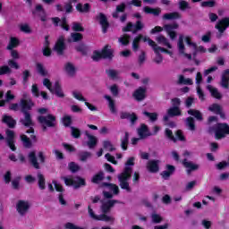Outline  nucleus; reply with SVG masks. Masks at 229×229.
I'll use <instances>...</instances> for the list:
<instances>
[{
    "label": "nucleus",
    "mask_w": 229,
    "mask_h": 229,
    "mask_svg": "<svg viewBox=\"0 0 229 229\" xmlns=\"http://www.w3.org/2000/svg\"><path fill=\"white\" fill-rule=\"evenodd\" d=\"M143 114L151 121V123H155L158 121V114L157 113H149L148 111L143 112Z\"/></svg>",
    "instance_id": "obj_49"
},
{
    "label": "nucleus",
    "mask_w": 229,
    "mask_h": 229,
    "mask_svg": "<svg viewBox=\"0 0 229 229\" xmlns=\"http://www.w3.org/2000/svg\"><path fill=\"white\" fill-rule=\"evenodd\" d=\"M163 19L165 21H176L178 19H182V14H180V13H178V12L165 13L163 15Z\"/></svg>",
    "instance_id": "obj_30"
},
{
    "label": "nucleus",
    "mask_w": 229,
    "mask_h": 229,
    "mask_svg": "<svg viewBox=\"0 0 229 229\" xmlns=\"http://www.w3.org/2000/svg\"><path fill=\"white\" fill-rule=\"evenodd\" d=\"M131 173H133V168L131 166H125L123 173L118 175V181H128L131 178Z\"/></svg>",
    "instance_id": "obj_17"
},
{
    "label": "nucleus",
    "mask_w": 229,
    "mask_h": 229,
    "mask_svg": "<svg viewBox=\"0 0 229 229\" xmlns=\"http://www.w3.org/2000/svg\"><path fill=\"white\" fill-rule=\"evenodd\" d=\"M29 162L34 167V169H40V164L38 163V159L37 158V153L35 150L30 151L28 155Z\"/></svg>",
    "instance_id": "obj_22"
},
{
    "label": "nucleus",
    "mask_w": 229,
    "mask_h": 229,
    "mask_svg": "<svg viewBox=\"0 0 229 229\" xmlns=\"http://www.w3.org/2000/svg\"><path fill=\"white\" fill-rule=\"evenodd\" d=\"M209 112H213V114H221V111L223 110V107L219 104H213L208 106Z\"/></svg>",
    "instance_id": "obj_47"
},
{
    "label": "nucleus",
    "mask_w": 229,
    "mask_h": 229,
    "mask_svg": "<svg viewBox=\"0 0 229 229\" xmlns=\"http://www.w3.org/2000/svg\"><path fill=\"white\" fill-rule=\"evenodd\" d=\"M75 50L78 53H81V55H87V45H85L84 43H81L75 47Z\"/></svg>",
    "instance_id": "obj_52"
},
{
    "label": "nucleus",
    "mask_w": 229,
    "mask_h": 229,
    "mask_svg": "<svg viewBox=\"0 0 229 229\" xmlns=\"http://www.w3.org/2000/svg\"><path fill=\"white\" fill-rule=\"evenodd\" d=\"M138 135L140 139H146V137H151L153 133L149 131V128L146 123H141L140 127L138 128Z\"/></svg>",
    "instance_id": "obj_16"
},
{
    "label": "nucleus",
    "mask_w": 229,
    "mask_h": 229,
    "mask_svg": "<svg viewBox=\"0 0 229 229\" xmlns=\"http://www.w3.org/2000/svg\"><path fill=\"white\" fill-rule=\"evenodd\" d=\"M229 85V69L224 71L222 74V79H221V87L224 89H228Z\"/></svg>",
    "instance_id": "obj_32"
},
{
    "label": "nucleus",
    "mask_w": 229,
    "mask_h": 229,
    "mask_svg": "<svg viewBox=\"0 0 229 229\" xmlns=\"http://www.w3.org/2000/svg\"><path fill=\"white\" fill-rule=\"evenodd\" d=\"M64 71L68 76L71 78H73V76H76V66L72 64V63L68 62L64 65Z\"/></svg>",
    "instance_id": "obj_25"
},
{
    "label": "nucleus",
    "mask_w": 229,
    "mask_h": 229,
    "mask_svg": "<svg viewBox=\"0 0 229 229\" xmlns=\"http://www.w3.org/2000/svg\"><path fill=\"white\" fill-rule=\"evenodd\" d=\"M37 121L39 124H42L43 131H47V128H55L56 126V116L52 114H48L46 116L39 115Z\"/></svg>",
    "instance_id": "obj_2"
},
{
    "label": "nucleus",
    "mask_w": 229,
    "mask_h": 229,
    "mask_svg": "<svg viewBox=\"0 0 229 229\" xmlns=\"http://www.w3.org/2000/svg\"><path fill=\"white\" fill-rule=\"evenodd\" d=\"M157 42L158 44H164V46H165L166 47H168V49H173V45H171V43H169V41L167 40V38L163 36L160 35L156 38Z\"/></svg>",
    "instance_id": "obj_39"
},
{
    "label": "nucleus",
    "mask_w": 229,
    "mask_h": 229,
    "mask_svg": "<svg viewBox=\"0 0 229 229\" xmlns=\"http://www.w3.org/2000/svg\"><path fill=\"white\" fill-rule=\"evenodd\" d=\"M22 98L20 100L21 112L24 115V119H21L20 123L26 128L33 126V119L31 118V114L30 110L35 106V102L30 98H28V93H23Z\"/></svg>",
    "instance_id": "obj_1"
},
{
    "label": "nucleus",
    "mask_w": 229,
    "mask_h": 229,
    "mask_svg": "<svg viewBox=\"0 0 229 229\" xmlns=\"http://www.w3.org/2000/svg\"><path fill=\"white\" fill-rule=\"evenodd\" d=\"M140 40H142V34H139L132 41V51L135 53L140 48Z\"/></svg>",
    "instance_id": "obj_37"
},
{
    "label": "nucleus",
    "mask_w": 229,
    "mask_h": 229,
    "mask_svg": "<svg viewBox=\"0 0 229 229\" xmlns=\"http://www.w3.org/2000/svg\"><path fill=\"white\" fill-rule=\"evenodd\" d=\"M104 98L108 101V108L111 114H117V109L115 108V100L112 98L109 95H105Z\"/></svg>",
    "instance_id": "obj_29"
},
{
    "label": "nucleus",
    "mask_w": 229,
    "mask_h": 229,
    "mask_svg": "<svg viewBox=\"0 0 229 229\" xmlns=\"http://www.w3.org/2000/svg\"><path fill=\"white\" fill-rule=\"evenodd\" d=\"M90 157H92V153L89 151H82L79 154V160H81V162H87Z\"/></svg>",
    "instance_id": "obj_48"
},
{
    "label": "nucleus",
    "mask_w": 229,
    "mask_h": 229,
    "mask_svg": "<svg viewBox=\"0 0 229 229\" xmlns=\"http://www.w3.org/2000/svg\"><path fill=\"white\" fill-rule=\"evenodd\" d=\"M97 21H99L100 26H102V32L107 33L108 28H110V23L108 22V18L103 13H99L97 16Z\"/></svg>",
    "instance_id": "obj_7"
},
{
    "label": "nucleus",
    "mask_w": 229,
    "mask_h": 229,
    "mask_svg": "<svg viewBox=\"0 0 229 229\" xmlns=\"http://www.w3.org/2000/svg\"><path fill=\"white\" fill-rule=\"evenodd\" d=\"M165 135L169 139V140H172V142H176V138L174 137V134H173V131L171 129H165Z\"/></svg>",
    "instance_id": "obj_59"
},
{
    "label": "nucleus",
    "mask_w": 229,
    "mask_h": 229,
    "mask_svg": "<svg viewBox=\"0 0 229 229\" xmlns=\"http://www.w3.org/2000/svg\"><path fill=\"white\" fill-rule=\"evenodd\" d=\"M1 123H3V124H6V126L11 130H13V128L17 126V120L13 119L12 115L8 114H4L2 116Z\"/></svg>",
    "instance_id": "obj_12"
},
{
    "label": "nucleus",
    "mask_w": 229,
    "mask_h": 229,
    "mask_svg": "<svg viewBox=\"0 0 229 229\" xmlns=\"http://www.w3.org/2000/svg\"><path fill=\"white\" fill-rule=\"evenodd\" d=\"M136 101H144L146 99V88L140 87L132 94Z\"/></svg>",
    "instance_id": "obj_21"
},
{
    "label": "nucleus",
    "mask_w": 229,
    "mask_h": 229,
    "mask_svg": "<svg viewBox=\"0 0 229 229\" xmlns=\"http://www.w3.org/2000/svg\"><path fill=\"white\" fill-rule=\"evenodd\" d=\"M54 93L57 98H65V94H64V90L62 89V85H60L59 81H55L54 85Z\"/></svg>",
    "instance_id": "obj_33"
},
{
    "label": "nucleus",
    "mask_w": 229,
    "mask_h": 229,
    "mask_svg": "<svg viewBox=\"0 0 229 229\" xmlns=\"http://www.w3.org/2000/svg\"><path fill=\"white\" fill-rule=\"evenodd\" d=\"M120 142L123 151H128V145L130 144V132L125 131L124 136L120 139Z\"/></svg>",
    "instance_id": "obj_24"
},
{
    "label": "nucleus",
    "mask_w": 229,
    "mask_h": 229,
    "mask_svg": "<svg viewBox=\"0 0 229 229\" xmlns=\"http://www.w3.org/2000/svg\"><path fill=\"white\" fill-rule=\"evenodd\" d=\"M106 74H107L108 78H111V80H115L117 79V74L119 73L114 69H109L106 70Z\"/></svg>",
    "instance_id": "obj_60"
},
{
    "label": "nucleus",
    "mask_w": 229,
    "mask_h": 229,
    "mask_svg": "<svg viewBox=\"0 0 229 229\" xmlns=\"http://www.w3.org/2000/svg\"><path fill=\"white\" fill-rule=\"evenodd\" d=\"M5 135H6V138H5L6 141L15 140V131H12L10 129H7L5 131Z\"/></svg>",
    "instance_id": "obj_55"
},
{
    "label": "nucleus",
    "mask_w": 229,
    "mask_h": 229,
    "mask_svg": "<svg viewBox=\"0 0 229 229\" xmlns=\"http://www.w3.org/2000/svg\"><path fill=\"white\" fill-rule=\"evenodd\" d=\"M186 124L188 126V128L191 131H194V130H196V123L194 122V118L190 116L186 119Z\"/></svg>",
    "instance_id": "obj_50"
},
{
    "label": "nucleus",
    "mask_w": 229,
    "mask_h": 229,
    "mask_svg": "<svg viewBox=\"0 0 229 229\" xmlns=\"http://www.w3.org/2000/svg\"><path fill=\"white\" fill-rule=\"evenodd\" d=\"M4 74H12V68H10V66H0V76H4Z\"/></svg>",
    "instance_id": "obj_53"
},
{
    "label": "nucleus",
    "mask_w": 229,
    "mask_h": 229,
    "mask_svg": "<svg viewBox=\"0 0 229 229\" xmlns=\"http://www.w3.org/2000/svg\"><path fill=\"white\" fill-rule=\"evenodd\" d=\"M72 3H78V0L68 1L66 4H64L65 13H72V12H74Z\"/></svg>",
    "instance_id": "obj_45"
},
{
    "label": "nucleus",
    "mask_w": 229,
    "mask_h": 229,
    "mask_svg": "<svg viewBox=\"0 0 229 229\" xmlns=\"http://www.w3.org/2000/svg\"><path fill=\"white\" fill-rule=\"evenodd\" d=\"M118 182L121 189H123V191H126L127 192H131V188L130 187V182H128V181H118Z\"/></svg>",
    "instance_id": "obj_51"
},
{
    "label": "nucleus",
    "mask_w": 229,
    "mask_h": 229,
    "mask_svg": "<svg viewBox=\"0 0 229 229\" xmlns=\"http://www.w3.org/2000/svg\"><path fill=\"white\" fill-rule=\"evenodd\" d=\"M107 213H102L98 216V221H104L105 223H111V225H114L115 223V217L110 216L106 215Z\"/></svg>",
    "instance_id": "obj_34"
},
{
    "label": "nucleus",
    "mask_w": 229,
    "mask_h": 229,
    "mask_svg": "<svg viewBox=\"0 0 229 229\" xmlns=\"http://www.w3.org/2000/svg\"><path fill=\"white\" fill-rule=\"evenodd\" d=\"M180 55H183L188 60H192V55L185 53V45L183 44V35H180L177 43Z\"/></svg>",
    "instance_id": "obj_14"
},
{
    "label": "nucleus",
    "mask_w": 229,
    "mask_h": 229,
    "mask_svg": "<svg viewBox=\"0 0 229 229\" xmlns=\"http://www.w3.org/2000/svg\"><path fill=\"white\" fill-rule=\"evenodd\" d=\"M226 135H229V126L227 123H218L215 129V138L216 140H221L225 139Z\"/></svg>",
    "instance_id": "obj_4"
},
{
    "label": "nucleus",
    "mask_w": 229,
    "mask_h": 229,
    "mask_svg": "<svg viewBox=\"0 0 229 229\" xmlns=\"http://www.w3.org/2000/svg\"><path fill=\"white\" fill-rule=\"evenodd\" d=\"M20 30L22 31V33H26L27 35H30V33H31V27H30L28 23L21 24L20 26Z\"/></svg>",
    "instance_id": "obj_64"
},
{
    "label": "nucleus",
    "mask_w": 229,
    "mask_h": 229,
    "mask_svg": "<svg viewBox=\"0 0 229 229\" xmlns=\"http://www.w3.org/2000/svg\"><path fill=\"white\" fill-rule=\"evenodd\" d=\"M189 115H192V117H195L197 121H203V114L199 112V110L197 109H190L188 110Z\"/></svg>",
    "instance_id": "obj_41"
},
{
    "label": "nucleus",
    "mask_w": 229,
    "mask_h": 229,
    "mask_svg": "<svg viewBox=\"0 0 229 229\" xmlns=\"http://www.w3.org/2000/svg\"><path fill=\"white\" fill-rule=\"evenodd\" d=\"M19 44H21V42L19 41V38L12 37L10 38V41H9V44L7 45L6 49L8 51H12V49H15V47H17Z\"/></svg>",
    "instance_id": "obj_38"
},
{
    "label": "nucleus",
    "mask_w": 229,
    "mask_h": 229,
    "mask_svg": "<svg viewBox=\"0 0 229 229\" xmlns=\"http://www.w3.org/2000/svg\"><path fill=\"white\" fill-rule=\"evenodd\" d=\"M72 30L76 31V33H80V31H85V28L81 26V23L73 22L72 23Z\"/></svg>",
    "instance_id": "obj_63"
},
{
    "label": "nucleus",
    "mask_w": 229,
    "mask_h": 229,
    "mask_svg": "<svg viewBox=\"0 0 229 229\" xmlns=\"http://www.w3.org/2000/svg\"><path fill=\"white\" fill-rule=\"evenodd\" d=\"M38 12V17L42 22H46L47 21V15L46 14V10H44V7L42 4H37L35 11H32L33 15Z\"/></svg>",
    "instance_id": "obj_23"
},
{
    "label": "nucleus",
    "mask_w": 229,
    "mask_h": 229,
    "mask_svg": "<svg viewBox=\"0 0 229 229\" xmlns=\"http://www.w3.org/2000/svg\"><path fill=\"white\" fill-rule=\"evenodd\" d=\"M103 148L104 149H108V151H115V148H114V145L112 144V141L110 140H104L103 141Z\"/></svg>",
    "instance_id": "obj_57"
},
{
    "label": "nucleus",
    "mask_w": 229,
    "mask_h": 229,
    "mask_svg": "<svg viewBox=\"0 0 229 229\" xmlns=\"http://www.w3.org/2000/svg\"><path fill=\"white\" fill-rule=\"evenodd\" d=\"M179 27H180V25H178V23L174 22V23H171V24H165L164 26V30H165V31H166L167 35H169L170 38L172 40H174V38H176V31H174V30H178Z\"/></svg>",
    "instance_id": "obj_9"
},
{
    "label": "nucleus",
    "mask_w": 229,
    "mask_h": 229,
    "mask_svg": "<svg viewBox=\"0 0 229 229\" xmlns=\"http://www.w3.org/2000/svg\"><path fill=\"white\" fill-rule=\"evenodd\" d=\"M38 185L40 191L46 190V177L42 174H38Z\"/></svg>",
    "instance_id": "obj_42"
},
{
    "label": "nucleus",
    "mask_w": 229,
    "mask_h": 229,
    "mask_svg": "<svg viewBox=\"0 0 229 229\" xmlns=\"http://www.w3.org/2000/svg\"><path fill=\"white\" fill-rule=\"evenodd\" d=\"M16 210L20 216H25L28 213V210H30V202L26 200H18Z\"/></svg>",
    "instance_id": "obj_8"
},
{
    "label": "nucleus",
    "mask_w": 229,
    "mask_h": 229,
    "mask_svg": "<svg viewBox=\"0 0 229 229\" xmlns=\"http://www.w3.org/2000/svg\"><path fill=\"white\" fill-rule=\"evenodd\" d=\"M207 89L209 90L212 98H215V99H223V95L216 88H214L212 85H208Z\"/></svg>",
    "instance_id": "obj_27"
},
{
    "label": "nucleus",
    "mask_w": 229,
    "mask_h": 229,
    "mask_svg": "<svg viewBox=\"0 0 229 229\" xmlns=\"http://www.w3.org/2000/svg\"><path fill=\"white\" fill-rule=\"evenodd\" d=\"M37 72L39 73L40 76L46 77L47 76V71L44 67V64L38 63L36 64Z\"/></svg>",
    "instance_id": "obj_44"
},
{
    "label": "nucleus",
    "mask_w": 229,
    "mask_h": 229,
    "mask_svg": "<svg viewBox=\"0 0 229 229\" xmlns=\"http://www.w3.org/2000/svg\"><path fill=\"white\" fill-rule=\"evenodd\" d=\"M68 169L69 171H71V173H78V171L80 170V165H78L74 162H70L68 164Z\"/></svg>",
    "instance_id": "obj_62"
},
{
    "label": "nucleus",
    "mask_w": 229,
    "mask_h": 229,
    "mask_svg": "<svg viewBox=\"0 0 229 229\" xmlns=\"http://www.w3.org/2000/svg\"><path fill=\"white\" fill-rule=\"evenodd\" d=\"M130 38H131L130 35L124 34L119 38V42L122 43V46H128V44H130Z\"/></svg>",
    "instance_id": "obj_58"
},
{
    "label": "nucleus",
    "mask_w": 229,
    "mask_h": 229,
    "mask_svg": "<svg viewBox=\"0 0 229 229\" xmlns=\"http://www.w3.org/2000/svg\"><path fill=\"white\" fill-rule=\"evenodd\" d=\"M109 90L114 98H117V96H119V86H117V84L110 86Z\"/></svg>",
    "instance_id": "obj_61"
},
{
    "label": "nucleus",
    "mask_w": 229,
    "mask_h": 229,
    "mask_svg": "<svg viewBox=\"0 0 229 229\" xmlns=\"http://www.w3.org/2000/svg\"><path fill=\"white\" fill-rule=\"evenodd\" d=\"M120 119H129L131 123V126H135L137 124V121H139V116L137 114L129 112H121L120 113Z\"/></svg>",
    "instance_id": "obj_10"
},
{
    "label": "nucleus",
    "mask_w": 229,
    "mask_h": 229,
    "mask_svg": "<svg viewBox=\"0 0 229 229\" xmlns=\"http://www.w3.org/2000/svg\"><path fill=\"white\" fill-rule=\"evenodd\" d=\"M62 123L65 128L71 127V124H72V116L68 114L63 116Z\"/></svg>",
    "instance_id": "obj_46"
},
{
    "label": "nucleus",
    "mask_w": 229,
    "mask_h": 229,
    "mask_svg": "<svg viewBox=\"0 0 229 229\" xmlns=\"http://www.w3.org/2000/svg\"><path fill=\"white\" fill-rule=\"evenodd\" d=\"M143 12H145L146 13L151 14V15H155L156 17H158V15H160L162 10H160V8H151L149 6H145L143 8Z\"/></svg>",
    "instance_id": "obj_35"
},
{
    "label": "nucleus",
    "mask_w": 229,
    "mask_h": 229,
    "mask_svg": "<svg viewBox=\"0 0 229 229\" xmlns=\"http://www.w3.org/2000/svg\"><path fill=\"white\" fill-rule=\"evenodd\" d=\"M71 130H72V137H73V139H80V137H81V131L80 129L72 126Z\"/></svg>",
    "instance_id": "obj_56"
},
{
    "label": "nucleus",
    "mask_w": 229,
    "mask_h": 229,
    "mask_svg": "<svg viewBox=\"0 0 229 229\" xmlns=\"http://www.w3.org/2000/svg\"><path fill=\"white\" fill-rule=\"evenodd\" d=\"M215 28L216 30H218L219 33H225V31H226V29L229 28V17H225L222 20L218 21Z\"/></svg>",
    "instance_id": "obj_13"
},
{
    "label": "nucleus",
    "mask_w": 229,
    "mask_h": 229,
    "mask_svg": "<svg viewBox=\"0 0 229 229\" xmlns=\"http://www.w3.org/2000/svg\"><path fill=\"white\" fill-rule=\"evenodd\" d=\"M147 169L148 173L157 174L160 171V160L152 159L147 164Z\"/></svg>",
    "instance_id": "obj_11"
},
{
    "label": "nucleus",
    "mask_w": 229,
    "mask_h": 229,
    "mask_svg": "<svg viewBox=\"0 0 229 229\" xmlns=\"http://www.w3.org/2000/svg\"><path fill=\"white\" fill-rule=\"evenodd\" d=\"M85 135L88 138L87 146L89 149H94L98 146V137L89 133V131H85Z\"/></svg>",
    "instance_id": "obj_19"
},
{
    "label": "nucleus",
    "mask_w": 229,
    "mask_h": 229,
    "mask_svg": "<svg viewBox=\"0 0 229 229\" xmlns=\"http://www.w3.org/2000/svg\"><path fill=\"white\" fill-rule=\"evenodd\" d=\"M87 185V182L81 176H76L73 181V189H80L81 187H85Z\"/></svg>",
    "instance_id": "obj_31"
},
{
    "label": "nucleus",
    "mask_w": 229,
    "mask_h": 229,
    "mask_svg": "<svg viewBox=\"0 0 229 229\" xmlns=\"http://www.w3.org/2000/svg\"><path fill=\"white\" fill-rule=\"evenodd\" d=\"M143 29H144V23H142L141 21H137L134 25L131 21H129L126 24V26L122 29V31L123 33H128L131 31L133 35H135V33L142 30Z\"/></svg>",
    "instance_id": "obj_3"
},
{
    "label": "nucleus",
    "mask_w": 229,
    "mask_h": 229,
    "mask_svg": "<svg viewBox=\"0 0 229 229\" xmlns=\"http://www.w3.org/2000/svg\"><path fill=\"white\" fill-rule=\"evenodd\" d=\"M81 40H83V34L79 32H72L71 38H68V42H80Z\"/></svg>",
    "instance_id": "obj_40"
},
{
    "label": "nucleus",
    "mask_w": 229,
    "mask_h": 229,
    "mask_svg": "<svg viewBox=\"0 0 229 229\" xmlns=\"http://www.w3.org/2000/svg\"><path fill=\"white\" fill-rule=\"evenodd\" d=\"M20 139L23 144V148H26L27 149H31V148H33V142L31 141L30 137L25 134H21L20 136Z\"/></svg>",
    "instance_id": "obj_28"
},
{
    "label": "nucleus",
    "mask_w": 229,
    "mask_h": 229,
    "mask_svg": "<svg viewBox=\"0 0 229 229\" xmlns=\"http://www.w3.org/2000/svg\"><path fill=\"white\" fill-rule=\"evenodd\" d=\"M65 49H67V46L65 45V37L60 36L54 46V51H55L59 56H62L64 55Z\"/></svg>",
    "instance_id": "obj_5"
},
{
    "label": "nucleus",
    "mask_w": 229,
    "mask_h": 229,
    "mask_svg": "<svg viewBox=\"0 0 229 229\" xmlns=\"http://www.w3.org/2000/svg\"><path fill=\"white\" fill-rule=\"evenodd\" d=\"M102 58L104 60H112L114 58V49H112V46L110 45H106L102 50Z\"/></svg>",
    "instance_id": "obj_15"
},
{
    "label": "nucleus",
    "mask_w": 229,
    "mask_h": 229,
    "mask_svg": "<svg viewBox=\"0 0 229 229\" xmlns=\"http://www.w3.org/2000/svg\"><path fill=\"white\" fill-rule=\"evenodd\" d=\"M182 115V109L178 106H172L167 109L166 114L163 117L164 123L169 122V117H179Z\"/></svg>",
    "instance_id": "obj_6"
},
{
    "label": "nucleus",
    "mask_w": 229,
    "mask_h": 229,
    "mask_svg": "<svg viewBox=\"0 0 229 229\" xmlns=\"http://www.w3.org/2000/svg\"><path fill=\"white\" fill-rule=\"evenodd\" d=\"M154 53L156 54V58L154 59V62L156 64H162L164 62V57L162 56V54H160V50L155 47L153 48Z\"/></svg>",
    "instance_id": "obj_43"
},
{
    "label": "nucleus",
    "mask_w": 229,
    "mask_h": 229,
    "mask_svg": "<svg viewBox=\"0 0 229 229\" xmlns=\"http://www.w3.org/2000/svg\"><path fill=\"white\" fill-rule=\"evenodd\" d=\"M104 180H105V173L103 171H99L91 178L92 183H96V184L99 183V182H103Z\"/></svg>",
    "instance_id": "obj_36"
},
{
    "label": "nucleus",
    "mask_w": 229,
    "mask_h": 229,
    "mask_svg": "<svg viewBox=\"0 0 229 229\" xmlns=\"http://www.w3.org/2000/svg\"><path fill=\"white\" fill-rule=\"evenodd\" d=\"M182 165L187 169V174H191L192 171H198L199 169V165H196L191 161H187V158L182 160Z\"/></svg>",
    "instance_id": "obj_20"
},
{
    "label": "nucleus",
    "mask_w": 229,
    "mask_h": 229,
    "mask_svg": "<svg viewBox=\"0 0 229 229\" xmlns=\"http://www.w3.org/2000/svg\"><path fill=\"white\" fill-rule=\"evenodd\" d=\"M12 187L14 191H19L21 187V176H17L12 181Z\"/></svg>",
    "instance_id": "obj_54"
},
{
    "label": "nucleus",
    "mask_w": 229,
    "mask_h": 229,
    "mask_svg": "<svg viewBox=\"0 0 229 229\" xmlns=\"http://www.w3.org/2000/svg\"><path fill=\"white\" fill-rule=\"evenodd\" d=\"M90 4L86 3V4H81L79 3L76 4V10L79 12V13H89L90 12Z\"/></svg>",
    "instance_id": "obj_26"
},
{
    "label": "nucleus",
    "mask_w": 229,
    "mask_h": 229,
    "mask_svg": "<svg viewBox=\"0 0 229 229\" xmlns=\"http://www.w3.org/2000/svg\"><path fill=\"white\" fill-rule=\"evenodd\" d=\"M115 203H119V200L116 199H109L106 202L101 205L102 214H108L112 208L115 205Z\"/></svg>",
    "instance_id": "obj_18"
}]
</instances>
